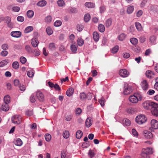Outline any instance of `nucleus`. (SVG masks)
<instances>
[{"label":"nucleus","mask_w":158,"mask_h":158,"mask_svg":"<svg viewBox=\"0 0 158 158\" xmlns=\"http://www.w3.org/2000/svg\"><path fill=\"white\" fill-rule=\"evenodd\" d=\"M118 50V46H116L113 48L111 52L113 53H115L117 52Z\"/></svg>","instance_id":"45"},{"label":"nucleus","mask_w":158,"mask_h":158,"mask_svg":"<svg viewBox=\"0 0 158 158\" xmlns=\"http://www.w3.org/2000/svg\"><path fill=\"white\" fill-rule=\"evenodd\" d=\"M155 103V102H150L149 101H147L143 103V106L145 109L148 110L150 109V106L152 107L153 106V104Z\"/></svg>","instance_id":"6"},{"label":"nucleus","mask_w":158,"mask_h":158,"mask_svg":"<svg viewBox=\"0 0 158 158\" xmlns=\"http://www.w3.org/2000/svg\"><path fill=\"white\" fill-rule=\"evenodd\" d=\"M156 82L155 83L154 85V87L155 89L158 90V77L156 79Z\"/></svg>","instance_id":"64"},{"label":"nucleus","mask_w":158,"mask_h":158,"mask_svg":"<svg viewBox=\"0 0 158 158\" xmlns=\"http://www.w3.org/2000/svg\"><path fill=\"white\" fill-rule=\"evenodd\" d=\"M74 89L73 88H69L66 92V94L69 97L71 96L73 94Z\"/></svg>","instance_id":"17"},{"label":"nucleus","mask_w":158,"mask_h":158,"mask_svg":"<svg viewBox=\"0 0 158 158\" xmlns=\"http://www.w3.org/2000/svg\"><path fill=\"white\" fill-rule=\"evenodd\" d=\"M62 24L60 20H57L54 23V26L56 27L60 26Z\"/></svg>","instance_id":"50"},{"label":"nucleus","mask_w":158,"mask_h":158,"mask_svg":"<svg viewBox=\"0 0 158 158\" xmlns=\"http://www.w3.org/2000/svg\"><path fill=\"white\" fill-rule=\"evenodd\" d=\"M20 60L22 64H24L26 62L27 60L25 57L21 56L20 58Z\"/></svg>","instance_id":"56"},{"label":"nucleus","mask_w":158,"mask_h":158,"mask_svg":"<svg viewBox=\"0 0 158 158\" xmlns=\"http://www.w3.org/2000/svg\"><path fill=\"white\" fill-rule=\"evenodd\" d=\"M156 40V37L154 36H152L150 37L149 40L150 42L154 44H155Z\"/></svg>","instance_id":"30"},{"label":"nucleus","mask_w":158,"mask_h":158,"mask_svg":"<svg viewBox=\"0 0 158 158\" xmlns=\"http://www.w3.org/2000/svg\"><path fill=\"white\" fill-rule=\"evenodd\" d=\"M15 144L17 146H21L22 144V142L20 139H17L14 142Z\"/></svg>","instance_id":"26"},{"label":"nucleus","mask_w":158,"mask_h":158,"mask_svg":"<svg viewBox=\"0 0 158 158\" xmlns=\"http://www.w3.org/2000/svg\"><path fill=\"white\" fill-rule=\"evenodd\" d=\"M53 88L55 89L56 90L58 91H60L61 90L60 88L59 85L57 84H55Z\"/></svg>","instance_id":"53"},{"label":"nucleus","mask_w":158,"mask_h":158,"mask_svg":"<svg viewBox=\"0 0 158 158\" xmlns=\"http://www.w3.org/2000/svg\"><path fill=\"white\" fill-rule=\"evenodd\" d=\"M85 5L86 7L89 8H94L95 6V4L92 2H86Z\"/></svg>","instance_id":"22"},{"label":"nucleus","mask_w":158,"mask_h":158,"mask_svg":"<svg viewBox=\"0 0 158 158\" xmlns=\"http://www.w3.org/2000/svg\"><path fill=\"white\" fill-rule=\"evenodd\" d=\"M82 110L81 109L79 108H77L75 110L76 114L78 115H80L81 113Z\"/></svg>","instance_id":"59"},{"label":"nucleus","mask_w":158,"mask_h":158,"mask_svg":"<svg viewBox=\"0 0 158 158\" xmlns=\"http://www.w3.org/2000/svg\"><path fill=\"white\" fill-rule=\"evenodd\" d=\"M132 134L135 137H137L138 136V133L135 129H133L132 130Z\"/></svg>","instance_id":"61"},{"label":"nucleus","mask_w":158,"mask_h":158,"mask_svg":"<svg viewBox=\"0 0 158 158\" xmlns=\"http://www.w3.org/2000/svg\"><path fill=\"white\" fill-rule=\"evenodd\" d=\"M134 10V6H130L127 7V12L128 14H130L132 13Z\"/></svg>","instance_id":"25"},{"label":"nucleus","mask_w":158,"mask_h":158,"mask_svg":"<svg viewBox=\"0 0 158 158\" xmlns=\"http://www.w3.org/2000/svg\"><path fill=\"white\" fill-rule=\"evenodd\" d=\"M9 110L8 104L4 103L2 106V110L4 111H7Z\"/></svg>","instance_id":"16"},{"label":"nucleus","mask_w":158,"mask_h":158,"mask_svg":"<svg viewBox=\"0 0 158 158\" xmlns=\"http://www.w3.org/2000/svg\"><path fill=\"white\" fill-rule=\"evenodd\" d=\"M45 138L47 141L49 142L51 139V136L49 134H46L45 135Z\"/></svg>","instance_id":"43"},{"label":"nucleus","mask_w":158,"mask_h":158,"mask_svg":"<svg viewBox=\"0 0 158 158\" xmlns=\"http://www.w3.org/2000/svg\"><path fill=\"white\" fill-rule=\"evenodd\" d=\"M95 155L94 151L93 150H90L88 153V156L89 158H93Z\"/></svg>","instance_id":"24"},{"label":"nucleus","mask_w":158,"mask_h":158,"mask_svg":"<svg viewBox=\"0 0 158 158\" xmlns=\"http://www.w3.org/2000/svg\"><path fill=\"white\" fill-rule=\"evenodd\" d=\"M142 89L144 90H146L149 88V85L145 80H143L141 83Z\"/></svg>","instance_id":"11"},{"label":"nucleus","mask_w":158,"mask_h":158,"mask_svg":"<svg viewBox=\"0 0 158 158\" xmlns=\"http://www.w3.org/2000/svg\"><path fill=\"white\" fill-rule=\"evenodd\" d=\"M56 48L54 44L53 43H50L49 44V50L53 51L55 50Z\"/></svg>","instance_id":"39"},{"label":"nucleus","mask_w":158,"mask_h":158,"mask_svg":"<svg viewBox=\"0 0 158 158\" xmlns=\"http://www.w3.org/2000/svg\"><path fill=\"white\" fill-rule=\"evenodd\" d=\"M31 43L32 46L34 47H36L38 44V40H32L31 41Z\"/></svg>","instance_id":"37"},{"label":"nucleus","mask_w":158,"mask_h":158,"mask_svg":"<svg viewBox=\"0 0 158 158\" xmlns=\"http://www.w3.org/2000/svg\"><path fill=\"white\" fill-rule=\"evenodd\" d=\"M19 63L17 61L14 62L12 64V66L13 68L15 69H17L19 68Z\"/></svg>","instance_id":"36"},{"label":"nucleus","mask_w":158,"mask_h":158,"mask_svg":"<svg viewBox=\"0 0 158 158\" xmlns=\"http://www.w3.org/2000/svg\"><path fill=\"white\" fill-rule=\"evenodd\" d=\"M24 18L22 16H18L17 18V20L20 22H22L24 20Z\"/></svg>","instance_id":"62"},{"label":"nucleus","mask_w":158,"mask_h":158,"mask_svg":"<svg viewBox=\"0 0 158 158\" xmlns=\"http://www.w3.org/2000/svg\"><path fill=\"white\" fill-rule=\"evenodd\" d=\"M123 122L124 123V125L127 126H129L130 125L131 122L128 119L124 118L123 120Z\"/></svg>","instance_id":"29"},{"label":"nucleus","mask_w":158,"mask_h":158,"mask_svg":"<svg viewBox=\"0 0 158 158\" xmlns=\"http://www.w3.org/2000/svg\"><path fill=\"white\" fill-rule=\"evenodd\" d=\"M34 73L31 71H28L27 72V75L29 77H32L34 76Z\"/></svg>","instance_id":"60"},{"label":"nucleus","mask_w":158,"mask_h":158,"mask_svg":"<svg viewBox=\"0 0 158 158\" xmlns=\"http://www.w3.org/2000/svg\"><path fill=\"white\" fill-rule=\"evenodd\" d=\"M77 43L78 45L80 46H81L84 44L83 40L81 38H78L77 40Z\"/></svg>","instance_id":"47"},{"label":"nucleus","mask_w":158,"mask_h":158,"mask_svg":"<svg viewBox=\"0 0 158 158\" xmlns=\"http://www.w3.org/2000/svg\"><path fill=\"white\" fill-rule=\"evenodd\" d=\"M151 124L152 128L156 129L158 128V121L153 119L151 122Z\"/></svg>","instance_id":"9"},{"label":"nucleus","mask_w":158,"mask_h":158,"mask_svg":"<svg viewBox=\"0 0 158 158\" xmlns=\"http://www.w3.org/2000/svg\"><path fill=\"white\" fill-rule=\"evenodd\" d=\"M45 22L47 23H50L52 21V17L50 15L48 16L45 19Z\"/></svg>","instance_id":"55"},{"label":"nucleus","mask_w":158,"mask_h":158,"mask_svg":"<svg viewBox=\"0 0 158 158\" xmlns=\"http://www.w3.org/2000/svg\"><path fill=\"white\" fill-rule=\"evenodd\" d=\"M47 34L48 35H50L53 33V31L51 28L50 27H48L46 29Z\"/></svg>","instance_id":"41"},{"label":"nucleus","mask_w":158,"mask_h":158,"mask_svg":"<svg viewBox=\"0 0 158 158\" xmlns=\"http://www.w3.org/2000/svg\"><path fill=\"white\" fill-rule=\"evenodd\" d=\"M106 27H110L112 24V20L110 18L107 19L106 21Z\"/></svg>","instance_id":"28"},{"label":"nucleus","mask_w":158,"mask_h":158,"mask_svg":"<svg viewBox=\"0 0 158 158\" xmlns=\"http://www.w3.org/2000/svg\"><path fill=\"white\" fill-rule=\"evenodd\" d=\"M135 120L138 124L141 125L147 121V118L145 115L141 114L136 117Z\"/></svg>","instance_id":"2"},{"label":"nucleus","mask_w":158,"mask_h":158,"mask_svg":"<svg viewBox=\"0 0 158 158\" xmlns=\"http://www.w3.org/2000/svg\"><path fill=\"white\" fill-rule=\"evenodd\" d=\"M93 37L94 40L95 42H98L99 38V35L97 31H94L93 33Z\"/></svg>","instance_id":"15"},{"label":"nucleus","mask_w":158,"mask_h":158,"mask_svg":"<svg viewBox=\"0 0 158 158\" xmlns=\"http://www.w3.org/2000/svg\"><path fill=\"white\" fill-rule=\"evenodd\" d=\"M153 72L150 70H148L146 72V75L148 78H151V74H152Z\"/></svg>","instance_id":"49"},{"label":"nucleus","mask_w":158,"mask_h":158,"mask_svg":"<svg viewBox=\"0 0 158 158\" xmlns=\"http://www.w3.org/2000/svg\"><path fill=\"white\" fill-rule=\"evenodd\" d=\"M98 29L99 31L101 32H103L105 30V27L104 25L100 24L98 25Z\"/></svg>","instance_id":"27"},{"label":"nucleus","mask_w":158,"mask_h":158,"mask_svg":"<svg viewBox=\"0 0 158 158\" xmlns=\"http://www.w3.org/2000/svg\"><path fill=\"white\" fill-rule=\"evenodd\" d=\"M63 136L65 139L68 138L69 136V132L68 131H65L63 133Z\"/></svg>","instance_id":"40"},{"label":"nucleus","mask_w":158,"mask_h":158,"mask_svg":"<svg viewBox=\"0 0 158 158\" xmlns=\"http://www.w3.org/2000/svg\"><path fill=\"white\" fill-rule=\"evenodd\" d=\"M36 97L40 102H43L44 100V97L43 94L40 91H37L36 93Z\"/></svg>","instance_id":"7"},{"label":"nucleus","mask_w":158,"mask_h":158,"mask_svg":"<svg viewBox=\"0 0 158 158\" xmlns=\"http://www.w3.org/2000/svg\"><path fill=\"white\" fill-rule=\"evenodd\" d=\"M19 89L21 91H24L26 89V86L23 85H20L19 86Z\"/></svg>","instance_id":"57"},{"label":"nucleus","mask_w":158,"mask_h":158,"mask_svg":"<svg viewBox=\"0 0 158 158\" xmlns=\"http://www.w3.org/2000/svg\"><path fill=\"white\" fill-rule=\"evenodd\" d=\"M152 153V149L151 148H147L142 150L141 154L149 155Z\"/></svg>","instance_id":"13"},{"label":"nucleus","mask_w":158,"mask_h":158,"mask_svg":"<svg viewBox=\"0 0 158 158\" xmlns=\"http://www.w3.org/2000/svg\"><path fill=\"white\" fill-rule=\"evenodd\" d=\"M8 54V52L6 50H3L2 51L0 54L2 56L5 57Z\"/></svg>","instance_id":"54"},{"label":"nucleus","mask_w":158,"mask_h":158,"mask_svg":"<svg viewBox=\"0 0 158 158\" xmlns=\"http://www.w3.org/2000/svg\"><path fill=\"white\" fill-rule=\"evenodd\" d=\"M57 4L59 6L62 7L64 5L65 3L63 0H59L57 2Z\"/></svg>","instance_id":"42"},{"label":"nucleus","mask_w":158,"mask_h":158,"mask_svg":"<svg viewBox=\"0 0 158 158\" xmlns=\"http://www.w3.org/2000/svg\"><path fill=\"white\" fill-rule=\"evenodd\" d=\"M47 4V2L45 0H41L39 1L37 3V5L40 7H43Z\"/></svg>","instance_id":"18"},{"label":"nucleus","mask_w":158,"mask_h":158,"mask_svg":"<svg viewBox=\"0 0 158 158\" xmlns=\"http://www.w3.org/2000/svg\"><path fill=\"white\" fill-rule=\"evenodd\" d=\"M135 109L132 108H127V112L129 113L132 114L135 112Z\"/></svg>","instance_id":"51"},{"label":"nucleus","mask_w":158,"mask_h":158,"mask_svg":"<svg viewBox=\"0 0 158 158\" xmlns=\"http://www.w3.org/2000/svg\"><path fill=\"white\" fill-rule=\"evenodd\" d=\"M135 26L137 29L139 31H141L142 30V28L140 23L136 22L135 23Z\"/></svg>","instance_id":"20"},{"label":"nucleus","mask_w":158,"mask_h":158,"mask_svg":"<svg viewBox=\"0 0 158 158\" xmlns=\"http://www.w3.org/2000/svg\"><path fill=\"white\" fill-rule=\"evenodd\" d=\"M153 104V106L152 108L151 113L153 115L158 117V104L155 102Z\"/></svg>","instance_id":"4"},{"label":"nucleus","mask_w":158,"mask_h":158,"mask_svg":"<svg viewBox=\"0 0 158 158\" xmlns=\"http://www.w3.org/2000/svg\"><path fill=\"white\" fill-rule=\"evenodd\" d=\"M124 94L126 95L130 94L133 90L131 86L126 83L124 85Z\"/></svg>","instance_id":"3"},{"label":"nucleus","mask_w":158,"mask_h":158,"mask_svg":"<svg viewBox=\"0 0 158 158\" xmlns=\"http://www.w3.org/2000/svg\"><path fill=\"white\" fill-rule=\"evenodd\" d=\"M130 41L133 45H135L138 43V40L136 38H132L130 39Z\"/></svg>","instance_id":"32"},{"label":"nucleus","mask_w":158,"mask_h":158,"mask_svg":"<svg viewBox=\"0 0 158 158\" xmlns=\"http://www.w3.org/2000/svg\"><path fill=\"white\" fill-rule=\"evenodd\" d=\"M90 19V15L89 14H86L84 16V20L86 22H88Z\"/></svg>","instance_id":"35"},{"label":"nucleus","mask_w":158,"mask_h":158,"mask_svg":"<svg viewBox=\"0 0 158 158\" xmlns=\"http://www.w3.org/2000/svg\"><path fill=\"white\" fill-rule=\"evenodd\" d=\"M68 10L71 13H76L77 12V9L74 7H69L68 8Z\"/></svg>","instance_id":"34"},{"label":"nucleus","mask_w":158,"mask_h":158,"mask_svg":"<svg viewBox=\"0 0 158 158\" xmlns=\"http://www.w3.org/2000/svg\"><path fill=\"white\" fill-rule=\"evenodd\" d=\"M1 48L3 50H6L8 48V45L7 44H4L1 46Z\"/></svg>","instance_id":"52"},{"label":"nucleus","mask_w":158,"mask_h":158,"mask_svg":"<svg viewBox=\"0 0 158 158\" xmlns=\"http://www.w3.org/2000/svg\"><path fill=\"white\" fill-rule=\"evenodd\" d=\"M119 75L122 77H125L129 75V73L125 69H121L119 71Z\"/></svg>","instance_id":"8"},{"label":"nucleus","mask_w":158,"mask_h":158,"mask_svg":"<svg viewBox=\"0 0 158 158\" xmlns=\"http://www.w3.org/2000/svg\"><path fill=\"white\" fill-rule=\"evenodd\" d=\"M83 135L82 132L81 131H78L76 133V137L77 139H79L81 138Z\"/></svg>","instance_id":"31"},{"label":"nucleus","mask_w":158,"mask_h":158,"mask_svg":"<svg viewBox=\"0 0 158 158\" xmlns=\"http://www.w3.org/2000/svg\"><path fill=\"white\" fill-rule=\"evenodd\" d=\"M77 46L74 44H72L71 45L70 49L72 52L74 53H76L77 51Z\"/></svg>","instance_id":"19"},{"label":"nucleus","mask_w":158,"mask_h":158,"mask_svg":"<svg viewBox=\"0 0 158 158\" xmlns=\"http://www.w3.org/2000/svg\"><path fill=\"white\" fill-rule=\"evenodd\" d=\"M34 15V12L32 10H29L27 12V17L29 18H32Z\"/></svg>","instance_id":"21"},{"label":"nucleus","mask_w":158,"mask_h":158,"mask_svg":"<svg viewBox=\"0 0 158 158\" xmlns=\"http://www.w3.org/2000/svg\"><path fill=\"white\" fill-rule=\"evenodd\" d=\"M142 99V96L139 93L135 94L130 96L129 98L130 102L133 103H136L139 101H141Z\"/></svg>","instance_id":"1"},{"label":"nucleus","mask_w":158,"mask_h":158,"mask_svg":"<svg viewBox=\"0 0 158 158\" xmlns=\"http://www.w3.org/2000/svg\"><path fill=\"white\" fill-rule=\"evenodd\" d=\"M77 30L78 31L80 32L83 29L84 26L81 24H78L77 26Z\"/></svg>","instance_id":"46"},{"label":"nucleus","mask_w":158,"mask_h":158,"mask_svg":"<svg viewBox=\"0 0 158 158\" xmlns=\"http://www.w3.org/2000/svg\"><path fill=\"white\" fill-rule=\"evenodd\" d=\"M143 134L144 136L147 139H152L153 136L152 133L147 130H145L143 131Z\"/></svg>","instance_id":"10"},{"label":"nucleus","mask_w":158,"mask_h":158,"mask_svg":"<svg viewBox=\"0 0 158 158\" xmlns=\"http://www.w3.org/2000/svg\"><path fill=\"white\" fill-rule=\"evenodd\" d=\"M10 35L15 38H19L21 36V32L20 31H13L10 33Z\"/></svg>","instance_id":"12"},{"label":"nucleus","mask_w":158,"mask_h":158,"mask_svg":"<svg viewBox=\"0 0 158 158\" xmlns=\"http://www.w3.org/2000/svg\"><path fill=\"white\" fill-rule=\"evenodd\" d=\"M8 63V61L6 60H4L0 62V67H2L6 65Z\"/></svg>","instance_id":"44"},{"label":"nucleus","mask_w":158,"mask_h":158,"mask_svg":"<svg viewBox=\"0 0 158 158\" xmlns=\"http://www.w3.org/2000/svg\"><path fill=\"white\" fill-rule=\"evenodd\" d=\"M10 96L7 95L5 96L4 98V103L9 104L10 102Z\"/></svg>","instance_id":"23"},{"label":"nucleus","mask_w":158,"mask_h":158,"mask_svg":"<svg viewBox=\"0 0 158 158\" xmlns=\"http://www.w3.org/2000/svg\"><path fill=\"white\" fill-rule=\"evenodd\" d=\"M126 37V35L124 33L121 34L119 35V40L123 41L124 40Z\"/></svg>","instance_id":"38"},{"label":"nucleus","mask_w":158,"mask_h":158,"mask_svg":"<svg viewBox=\"0 0 158 158\" xmlns=\"http://www.w3.org/2000/svg\"><path fill=\"white\" fill-rule=\"evenodd\" d=\"M33 29V28L32 26L27 27L25 28L24 32L26 33H27L32 31Z\"/></svg>","instance_id":"33"},{"label":"nucleus","mask_w":158,"mask_h":158,"mask_svg":"<svg viewBox=\"0 0 158 158\" xmlns=\"http://www.w3.org/2000/svg\"><path fill=\"white\" fill-rule=\"evenodd\" d=\"M93 120L91 117L87 118L85 121V125L87 127H89L92 124Z\"/></svg>","instance_id":"14"},{"label":"nucleus","mask_w":158,"mask_h":158,"mask_svg":"<svg viewBox=\"0 0 158 158\" xmlns=\"http://www.w3.org/2000/svg\"><path fill=\"white\" fill-rule=\"evenodd\" d=\"M81 99L83 100L85 98H86L87 97L86 95L84 92H82L80 93V95Z\"/></svg>","instance_id":"48"},{"label":"nucleus","mask_w":158,"mask_h":158,"mask_svg":"<svg viewBox=\"0 0 158 158\" xmlns=\"http://www.w3.org/2000/svg\"><path fill=\"white\" fill-rule=\"evenodd\" d=\"M26 114L28 116H31L33 115V112L32 110H28L26 111Z\"/></svg>","instance_id":"63"},{"label":"nucleus","mask_w":158,"mask_h":158,"mask_svg":"<svg viewBox=\"0 0 158 158\" xmlns=\"http://www.w3.org/2000/svg\"><path fill=\"white\" fill-rule=\"evenodd\" d=\"M5 23L7 24L11 22V18L8 16L6 17L5 19Z\"/></svg>","instance_id":"58"},{"label":"nucleus","mask_w":158,"mask_h":158,"mask_svg":"<svg viewBox=\"0 0 158 158\" xmlns=\"http://www.w3.org/2000/svg\"><path fill=\"white\" fill-rule=\"evenodd\" d=\"M11 121L12 123L15 124H19L21 122V117L18 115H15L12 117Z\"/></svg>","instance_id":"5"}]
</instances>
